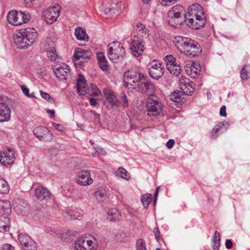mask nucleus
I'll return each mask as SVG.
<instances>
[{
  "label": "nucleus",
  "mask_w": 250,
  "mask_h": 250,
  "mask_svg": "<svg viewBox=\"0 0 250 250\" xmlns=\"http://www.w3.org/2000/svg\"><path fill=\"white\" fill-rule=\"evenodd\" d=\"M38 38V33L32 28L19 29L13 35L14 42L19 48L26 49L32 45Z\"/></svg>",
  "instance_id": "f257e3e1"
},
{
  "label": "nucleus",
  "mask_w": 250,
  "mask_h": 250,
  "mask_svg": "<svg viewBox=\"0 0 250 250\" xmlns=\"http://www.w3.org/2000/svg\"><path fill=\"white\" fill-rule=\"evenodd\" d=\"M178 49L187 55L195 56L199 52V45L198 43L191 39L178 36L174 41Z\"/></svg>",
  "instance_id": "f03ea898"
},
{
  "label": "nucleus",
  "mask_w": 250,
  "mask_h": 250,
  "mask_svg": "<svg viewBox=\"0 0 250 250\" xmlns=\"http://www.w3.org/2000/svg\"><path fill=\"white\" fill-rule=\"evenodd\" d=\"M145 75L137 70L129 69L124 73V85L128 89L134 90Z\"/></svg>",
  "instance_id": "7ed1b4c3"
},
{
  "label": "nucleus",
  "mask_w": 250,
  "mask_h": 250,
  "mask_svg": "<svg viewBox=\"0 0 250 250\" xmlns=\"http://www.w3.org/2000/svg\"><path fill=\"white\" fill-rule=\"evenodd\" d=\"M98 246V240L92 235L90 239L83 237L79 238L76 241L74 248L76 250H96Z\"/></svg>",
  "instance_id": "20e7f679"
},
{
  "label": "nucleus",
  "mask_w": 250,
  "mask_h": 250,
  "mask_svg": "<svg viewBox=\"0 0 250 250\" xmlns=\"http://www.w3.org/2000/svg\"><path fill=\"white\" fill-rule=\"evenodd\" d=\"M146 108L148 116H156L161 113L162 104L159 101L149 97L146 100Z\"/></svg>",
  "instance_id": "39448f33"
},
{
  "label": "nucleus",
  "mask_w": 250,
  "mask_h": 250,
  "mask_svg": "<svg viewBox=\"0 0 250 250\" xmlns=\"http://www.w3.org/2000/svg\"><path fill=\"white\" fill-rule=\"evenodd\" d=\"M134 90L146 95H151L155 92L156 88L154 83L148 80L145 76Z\"/></svg>",
  "instance_id": "423d86ee"
},
{
  "label": "nucleus",
  "mask_w": 250,
  "mask_h": 250,
  "mask_svg": "<svg viewBox=\"0 0 250 250\" xmlns=\"http://www.w3.org/2000/svg\"><path fill=\"white\" fill-rule=\"evenodd\" d=\"M121 2L119 0H104L101 6V10L104 14H114L115 10L121 9Z\"/></svg>",
  "instance_id": "0eeeda50"
},
{
  "label": "nucleus",
  "mask_w": 250,
  "mask_h": 250,
  "mask_svg": "<svg viewBox=\"0 0 250 250\" xmlns=\"http://www.w3.org/2000/svg\"><path fill=\"white\" fill-rule=\"evenodd\" d=\"M149 66V73L152 79L158 80L162 77L164 73V68L162 63L154 61Z\"/></svg>",
  "instance_id": "6e6552de"
},
{
  "label": "nucleus",
  "mask_w": 250,
  "mask_h": 250,
  "mask_svg": "<svg viewBox=\"0 0 250 250\" xmlns=\"http://www.w3.org/2000/svg\"><path fill=\"white\" fill-rule=\"evenodd\" d=\"M91 56V51L78 48L75 50L73 58L75 64H82L83 62L90 59Z\"/></svg>",
  "instance_id": "1a4fd4ad"
},
{
  "label": "nucleus",
  "mask_w": 250,
  "mask_h": 250,
  "mask_svg": "<svg viewBox=\"0 0 250 250\" xmlns=\"http://www.w3.org/2000/svg\"><path fill=\"white\" fill-rule=\"evenodd\" d=\"M76 181L77 184L83 186L90 185L93 182L90 171L86 170L79 171Z\"/></svg>",
  "instance_id": "9d476101"
},
{
  "label": "nucleus",
  "mask_w": 250,
  "mask_h": 250,
  "mask_svg": "<svg viewBox=\"0 0 250 250\" xmlns=\"http://www.w3.org/2000/svg\"><path fill=\"white\" fill-rule=\"evenodd\" d=\"M130 49L134 56L138 57L144 50L143 41L137 36H134L131 41Z\"/></svg>",
  "instance_id": "9b49d317"
},
{
  "label": "nucleus",
  "mask_w": 250,
  "mask_h": 250,
  "mask_svg": "<svg viewBox=\"0 0 250 250\" xmlns=\"http://www.w3.org/2000/svg\"><path fill=\"white\" fill-rule=\"evenodd\" d=\"M33 133L35 136L41 141H50L52 139V134L45 127H36L34 128Z\"/></svg>",
  "instance_id": "f8f14e48"
},
{
  "label": "nucleus",
  "mask_w": 250,
  "mask_h": 250,
  "mask_svg": "<svg viewBox=\"0 0 250 250\" xmlns=\"http://www.w3.org/2000/svg\"><path fill=\"white\" fill-rule=\"evenodd\" d=\"M15 156L14 150L11 148H8L3 152H0V163L6 166L8 165H12L15 161Z\"/></svg>",
  "instance_id": "ddd939ff"
},
{
  "label": "nucleus",
  "mask_w": 250,
  "mask_h": 250,
  "mask_svg": "<svg viewBox=\"0 0 250 250\" xmlns=\"http://www.w3.org/2000/svg\"><path fill=\"white\" fill-rule=\"evenodd\" d=\"M53 69L56 76L61 80H65L70 72L69 66L64 63L54 66Z\"/></svg>",
  "instance_id": "4468645a"
},
{
  "label": "nucleus",
  "mask_w": 250,
  "mask_h": 250,
  "mask_svg": "<svg viewBox=\"0 0 250 250\" xmlns=\"http://www.w3.org/2000/svg\"><path fill=\"white\" fill-rule=\"evenodd\" d=\"M179 84L181 90L187 95H191L195 90L194 83L188 78L181 79Z\"/></svg>",
  "instance_id": "2eb2a0df"
},
{
  "label": "nucleus",
  "mask_w": 250,
  "mask_h": 250,
  "mask_svg": "<svg viewBox=\"0 0 250 250\" xmlns=\"http://www.w3.org/2000/svg\"><path fill=\"white\" fill-rule=\"evenodd\" d=\"M206 22L205 17H193L186 21L187 24L193 29H198L205 25Z\"/></svg>",
  "instance_id": "dca6fc26"
},
{
  "label": "nucleus",
  "mask_w": 250,
  "mask_h": 250,
  "mask_svg": "<svg viewBox=\"0 0 250 250\" xmlns=\"http://www.w3.org/2000/svg\"><path fill=\"white\" fill-rule=\"evenodd\" d=\"M13 206L15 212L18 214L25 215L28 211V204L23 200L20 199L15 200Z\"/></svg>",
  "instance_id": "f3484780"
},
{
  "label": "nucleus",
  "mask_w": 250,
  "mask_h": 250,
  "mask_svg": "<svg viewBox=\"0 0 250 250\" xmlns=\"http://www.w3.org/2000/svg\"><path fill=\"white\" fill-rule=\"evenodd\" d=\"M11 109L4 103L0 102V123L9 121L11 119Z\"/></svg>",
  "instance_id": "a211bd4d"
},
{
  "label": "nucleus",
  "mask_w": 250,
  "mask_h": 250,
  "mask_svg": "<svg viewBox=\"0 0 250 250\" xmlns=\"http://www.w3.org/2000/svg\"><path fill=\"white\" fill-rule=\"evenodd\" d=\"M110 51H113L123 58L125 54V50L123 45L118 42H113L108 44Z\"/></svg>",
  "instance_id": "6ab92c4d"
},
{
  "label": "nucleus",
  "mask_w": 250,
  "mask_h": 250,
  "mask_svg": "<svg viewBox=\"0 0 250 250\" xmlns=\"http://www.w3.org/2000/svg\"><path fill=\"white\" fill-rule=\"evenodd\" d=\"M104 93L105 96L106 101L108 102L110 107L108 106L107 108L110 109L115 106L117 104V99L114 93L108 88H105L104 90Z\"/></svg>",
  "instance_id": "aec40b11"
},
{
  "label": "nucleus",
  "mask_w": 250,
  "mask_h": 250,
  "mask_svg": "<svg viewBox=\"0 0 250 250\" xmlns=\"http://www.w3.org/2000/svg\"><path fill=\"white\" fill-rule=\"evenodd\" d=\"M35 196L41 201L46 200L50 198V193L47 188L40 186L36 189Z\"/></svg>",
  "instance_id": "412c9836"
},
{
  "label": "nucleus",
  "mask_w": 250,
  "mask_h": 250,
  "mask_svg": "<svg viewBox=\"0 0 250 250\" xmlns=\"http://www.w3.org/2000/svg\"><path fill=\"white\" fill-rule=\"evenodd\" d=\"M30 17H6L8 22L13 25H20L23 23H27L30 20Z\"/></svg>",
  "instance_id": "4be33fe9"
},
{
  "label": "nucleus",
  "mask_w": 250,
  "mask_h": 250,
  "mask_svg": "<svg viewBox=\"0 0 250 250\" xmlns=\"http://www.w3.org/2000/svg\"><path fill=\"white\" fill-rule=\"evenodd\" d=\"M189 16H201L205 14L203 8L199 4H192L188 9Z\"/></svg>",
  "instance_id": "5701e85b"
},
{
  "label": "nucleus",
  "mask_w": 250,
  "mask_h": 250,
  "mask_svg": "<svg viewBox=\"0 0 250 250\" xmlns=\"http://www.w3.org/2000/svg\"><path fill=\"white\" fill-rule=\"evenodd\" d=\"M77 86L78 92L80 95H84L87 93V87H86V80L84 76L79 75L77 81Z\"/></svg>",
  "instance_id": "b1692460"
},
{
  "label": "nucleus",
  "mask_w": 250,
  "mask_h": 250,
  "mask_svg": "<svg viewBox=\"0 0 250 250\" xmlns=\"http://www.w3.org/2000/svg\"><path fill=\"white\" fill-rule=\"evenodd\" d=\"M187 17H169L168 22L169 24L174 28H180L181 25L186 21Z\"/></svg>",
  "instance_id": "393cba45"
},
{
  "label": "nucleus",
  "mask_w": 250,
  "mask_h": 250,
  "mask_svg": "<svg viewBox=\"0 0 250 250\" xmlns=\"http://www.w3.org/2000/svg\"><path fill=\"white\" fill-rule=\"evenodd\" d=\"M10 218L9 215L0 213V229L3 231H8L10 229Z\"/></svg>",
  "instance_id": "a878e982"
},
{
  "label": "nucleus",
  "mask_w": 250,
  "mask_h": 250,
  "mask_svg": "<svg viewBox=\"0 0 250 250\" xmlns=\"http://www.w3.org/2000/svg\"><path fill=\"white\" fill-rule=\"evenodd\" d=\"M11 212V205L8 200H0V213L9 215Z\"/></svg>",
  "instance_id": "bb28decb"
},
{
  "label": "nucleus",
  "mask_w": 250,
  "mask_h": 250,
  "mask_svg": "<svg viewBox=\"0 0 250 250\" xmlns=\"http://www.w3.org/2000/svg\"><path fill=\"white\" fill-rule=\"evenodd\" d=\"M195 63H192L189 66H186L185 71L188 76L192 78H195L200 72L199 68L196 67Z\"/></svg>",
  "instance_id": "cd10ccee"
},
{
  "label": "nucleus",
  "mask_w": 250,
  "mask_h": 250,
  "mask_svg": "<svg viewBox=\"0 0 250 250\" xmlns=\"http://www.w3.org/2000/svg\"><path fill=\"white\" fill-rule=\"evenodd\" d=\"M94 196L99 201H104L107 198V188L104 187H100L95 192Z\"/></svg>",
  "instance_id": "c85d7f7f"
},
{
  "label": "nucleus",
  "mask_w": 250,
  "mask_h": 250,
  "mask_svg": "<svg viewBox=\"0 0 250 250\" xmlns=\"http://www.w3.org/2000/svg\"><path fill=\"white\" fill-rule=\"evenodd\" d=\"M182 13L183 16H186L184 7L181 5H176L168 11V16H180Z\"/></svg>",
  "instance_id": "c756f323"
},
{
  "label": "nucleus",
  "mask_w": 250,
  "mask_h": 250,
  "mask_svg": "<svg viewBox=\"0 0 250 250\" xmlns=\"http://www.w3.org/2000/svg\"><path fill=\"white\" fill-rule=\"evenodd\" d=\"M75 35L76 39L80 41H87L88 36L86 33L85 30L80 27H78L75 29Z\"/></svg>",
  "instance_id": "7c9ffc66"
},
{
  "label": "nucleus",
  "mask_w": 250,
  "mask_h": 250,
  "mask_svg": "<svg viewBox=\"0 0 250 250\" xmlns=\"http://www.w3.org/2000/svg\"><path fill=\"white\" fill-rule=\"evenodd\" d=\"M97 59L99 66L103 70H106L108 67L107 62L102 52H99L97 54Z\"/></svg>",
  "instance_id": "2f4dec72"
},
{
  "label": "nucleus",
  "mask_w": 250,
  "mask_h": 250,
  "mask_svg": "<svg viewBox=\"0 0 250 250\" xmlns=\"http://www.w3.org/2000/svg\"><path fill=\"white\" fill-rule=\"evenodd\" d=\"M61 8L59 5H55L52 7H49L43 11L42 16H53L57 15L59 16Z\"/></svg>",
  "instance_id": "473e14b6"
},
{
  "label": "nucleus",
  "mask_w": 250,
  "mask_h": 250,
  "mask_svg": "<svg viewBox=\"0 0 250 250\" xmlns=\"http://www.w3.org/2000/svg\"><path fill=\"white\" fill-rule=\"evenodd\" d=\"M212 248L213 250H218L220 245V234L217 231H215L213 237Z\"/></svg>",
  "instance_id": "72a5a7b5"
},
{
  "label": "nucleus",
  "mask_w": 250,
  "mask_h": 250,
  "mask_svg": "<svg viewBox=\"0 0 250 250\" xmlns=\"http://www.w3.org/2000/svg\"><path fill=\"white\" fill-rule=\"evenodd\" d=\"M108 215L107 219L109 221H115L118 220L120 216L119 211L116 208H111L107 212Z\"/></svg>",
  "instance_id": "f704fd0d"
},
{
  "label": "nucleus",
  "mask_w": 250,
  "mask_h": 250,
  "mask_svg": "<svg viewBox=\"0 0 250 250\" xmlns=\"http://www.w3.org/2000/svg\"><path fill=\"white\" fill-rule=\"evenodd\" d=\"M115 174L118 177H121L126 180H128L130 179V176L128 174L127 170L122 167H120L115 171Z\"/></svg>",
  "instance_id": "c9c22d12"
},
{
  "label": "nucleus",
  "mask_w": 250,
  "mask_h": 250,
  "mask_svg": "<svg viewBox=\"0 0 250 250\" xmlns=\"http://www.w3.org/2000/svg\"><path fill=\"white\" fill-rule=\"evenodd\" d=\"M165 61L167 67H169V69L171 68V65H179L176 62V59L171 55H167L165 58Z\"/></svg>",
  "instance_id": "e433bc0d"
},
{
  "label": "nucleus",
  "mask_w": 250,
  "mask_h": 250,
  "mask_svg": "<svg viewBox=\"0 0 250 250\" xmlns=\"http://www.w3.org/2000/svg\"><path fill=\"white\" fill-rule=\"evenodd\" d=\"M240 77L243 80H248L250 78V65H245L242 69Z\"/></svg>",
  "instance_id": "4c0bfd02"
},
{
  "label": "nucleus",
  "mask_w": 250,
  "mask_h": 250,
  "mask_svg": "<svg viewBox=\"0 0 250 250\" xmlns=\"http://www.w3.org/2000/svg\"><path fill=\"white\" fill-rule=\"evenodd\" d=\"M141 201L145 208H147L152 199V195L150 193L145 194L141 196Z\"/></svg>",
  "instance_id": "58836bf2"
},
{
  "label": "nucleus",
  "mask_w": 250,
  "mask_h": 250,
  "mask_svg": "<svg viewBox=\"0 0 250 250\" xmlns=\"http://www.w3.org/2000/svg\"><path fill=\"white\" fill-rule=\"evenodd\" d=\"M9 191V187L7 182L3 178H0V193L7 194Z\"/></svg>",
  "instance_id": "ea45409f"
},
{
  "label": "nucleus",
  "mask_w": 250,
  "mask_h": 250,
  "mask_svg": "<svg viewBox=\"0 0 250 250\" xmlns=\"http://www.w3.org/2000/svg\"><path fill=\"white\" fill-rule=\"evenodd\" d=\"M225 125H226L227 126H229V124H228L227 122L219 123L217 125V126L213 128V129L212 130L211 135V138L212 139H216L217 137V133L219 132L220 130H221V128L222 127V126Z\"/></svg>",
  "instance_id": "a19ab883"
},
{
  "label": "nucleus",
  "mask_w": 250,
  "mask_h": 250,
  "mask_svg": "<svg viewBox=\"0 0 250 250\" xmlns=\"http://www.w3.org/2000/svg\"><path fill=\"white\" fill-rule=\"evenodd\" d=\"M87 93L92 95L98 96L100 93V91L96 85L90 83V85L87 87Z\"/></svg>",
  "instance_id": "79ce46f5"
},
{
  "label": "nucleus",
  "mask_w": 250,
  "mask_h": 250,
  "mask_svg": "<svg viewBox=\"0 0 250 250\" xmlns=\"http://www.w3.org/2000/svg\"><path fill=\"white\" fill-rule=\"evenodd\" d=\"M18 239L21 245L24 246L29 242L32 238L25 233H21L18 236Z\"/></svg>",
  "instance_id": "37998d69"
},
{
  "label": "nucleus",
  "mask_w": 250,
  "mask_h": 250,
  "mask_svg": "<svg viewBox=\"0 0 250 250\" xmlns=\"http://www.w3.org/2000/svg\"><path fill=\"white\" fill-rule=\"evenodd\" d=\"M167 68L169 73L174 76H178L180 74L181 67L179 64L171 65V70L169 67H167Z\"/></svg>",
  "instance_id": "c03bdc74"
},
{
  "label": "nucleus",
  "mask_w": 250,
  "mask_h": 250,
  "mask_svg": "<svg viewBox=\"0 0 250 250\" xmlns=\"http://www.w3.org/2000/svg\"><path fill=\"white\" fill-rule=\"evenodd\" d=\"M23 248L24 250H37V244L32 239L26 243Z\"/></svg>",
  "instance_id": "a18cd8bd"
},
{
  "label": "nucleus",
  "mask_w": 250,
  "mask_h": 250,
  "mask_svg": "<svg viewBox=\"0 0 250 250\" xmlns=\"http://www.w3.org/2000/svg\"><path fill=\"white\" fill-rule=\"evenodd\" d=\"M47 56L50 61H55L58 57L55 49L52 48L47 51Z\"/></svg>",
  "instance_id": "49530a36"
},
{
  "label": "nucleus",
  "mask_w": 250,
  "mask_h": 250,
  "mask_svg": "<svg viewBox=\"0 0 250 250\" xmlns=\"http://www.w3.org/2000/svg\"><path fill=\"white\" fill-rule=\"evenodd\" d=\"M107 55L109 60L115 62H117L119 58L121 57L120 56L114 53L113 51H110L109 49L107 51Z\"/></svg>",
  "instance_id": "de8ad7c7"
},
{
  "label": "nucleus",
  "mask_w": 250,
  "mask_h": 250,
  "mask_svg": "<svg viewBox=\"0 0 250 250\" xmlns=\"http://www.w3.org/2000/svg\"><path fill=\"white\" fill-rule=\"evenodd\" d=\"M137 250H146V244L143 239H138L136 244Z\"/></svg>",
  "instance_id": "09e8293b"
},
{
  "label": "nucleus",
  "mask_w": 250,
  "mask_h": 250,
  "mask_svg": "<svg viewBox=\"0 0 250 250\" xmlns=\"http://www.w3.org/2000/svg\"><path fill=\"white\" fill-rule=\"evenodd\" d=\"M21 88L22 90V93L26 97L28 98L35 97L34 93H32L31 94L29 93V89L26 87L25 85H21Z\"/></svg>",
  "instance_id": "8fccbe9b"
},
{
  "label": "nucleus",
  "mask_w": 250,
  "mask_h": 250,
  "mask_svg": "<svg viewBox=\"0 0 250 250\" xmlns=\"http://www.w3.org/2000/svg\"><path fill=\"white\" fill-rule=\"evenodd\" d=\"M181 96L179 91H174L170 95V99L175 102H179L181 100Z\"/></svg>",
  "instance_id": "3c124183"
},
{
  "label": "nucleus",
  "mask_w": 250,
  "mask_h": 250,
  "mask_svg": "<svg viewBox=\"0 0 250 250\" xmlns=\"http://www.w3.org/2000/svg\"><path fill=\"white\" fill-rule=\"evenodd\" d=\"M19 14L21 15L22 16H27L28 13H26V12L12 10L8 12L7 16H18Z\"/></svg>",
  "instance_id": "603ef678"
},
{
  "label": "nucleus",
  "mask_w": 250,
  "mask_h": 250,
  "mask_svg": "<svg viewBox=\"0 0 250 250\" xmlns=\"http://www.w3.org/2000/svg\"><path fill=\"white\" fill-rule=\"evenodd\" d=\"M40 93L41 97L44 99L47 100L48 102L51 103H54V100L53 98H52L49 94L47 93L43 92L42 90H40Z\"/></svg>",
  "instance_id": "864d4df0"
},
{
  "label": "nucleus",
  "mask_w": 250,
  "mask_h": 250,
  "mask_svg": "<svg viewBox=\"0 0 250 250\" xmlns=\"http://www.w3.org/2000/svg\"><path fill=\"white\" fill-rule=\"evenodd\" d=\"M43 20L48 24H51L56 21L58 17H42Z\"/></svg>",
  "instance_id": "5fc2aeb1"
},
{
  "label": "nucleus",
  "mask_w": 250,
  "mask_h": 250,
  "mask_svg": "<svg viewBox=\"0 0 250 250\" xmlns=\"http://www.w3.org/2000/svg\"><path fill=\"white\" fill-rule=\"evenodd\" d=\"M120 102L121 104H122L124 107H125L127 106L128 102L126 96L124 94H121L120 98Z\"/></svg>",
  "instance_id": "6e6d98bb"
},
{
  "label": "nucleus",
  "mask_w": 250,
  "mask_h": 250,
  "mask_svg": "<svg viewBox=\"0 0 250 250\" xmlns=\"http://www.w3.org/2000/svg\"><path fill=\"white\" fill-rule=\"evenodd\" d=\"M15 248L10 244H5L1 246L0 250H14Z\"/></svg>",
  "instance_id": "4d7b16f0"
},
{
  "label": "nucleus",
  "mask_w": 250,
  "mask_h": 250,
  "mask_svg": "<svg viewBox=\"0 0 250 250\" xmlns=\"http://www.w3.org/2000/svg\"><path fill=\"white\" fill-rule=\"evenodd\" d=\"M72 219H81L82 216V213L79 212H73L70 214Z\"/></svg>",
  "instance_id": "13d9d810"
},
{
  "label": "nucleus",
  "mask_w": 250,
  "mask_h": 250,
  "mask_svg": "<svg viewBox=\"0 0 250 250\" xmlns=\"http://www.w3.org/2000/svg\"><path fill=\"white\" fill-rule=\"evenodd\" d=\"M52 125L56 130L59 131H62L64 129V127L62 125L53 122L52 123Z\"/></svg>",
  "instance_id": "bf43d9fd"
},
{
  "label": "nucleus",
  "mask_w": 250,
  "mask_h": 250,
  "mask_svg": "<svg viewBox=\"0 0 250 250\" xmlns=\"http://www.w3.org/2000/svg\"><path fill=\"white\" fill-rule=\"evenodd\" d=\"M153 233L156 240L159 242L160 240V232L158 228L156 227L153 229Z\"/></svg>",
  "instance_id": "052dcab7"
},
{
  "label": "nucleus",
  "mask_w": 250,
  "mask_h": 250,
  "mask_svg": "<svg viewBox=\"0 0 250 250\" xmlns=\"http://www.w3.org/2000/svg\"><path fill=\"white\" fill-rule=\"evenodd\" d=\"M220 115L222 117H226V107L225 105H222L220 109Z\"/></svg>",
  "instance_id": "680f3d73"
},
{
  "label": "nucleus",
  "mask_w": 250,
  "mask_h": 250,
  "mask_svg": "<svg viewBox=\"0 0 250 250\" xmlns=\"http://www.w3.org/2000/svg\"><path fill=\"white\" fill-rule=\"evenodd\" d=\"M174 144V140L173 139H170L167 142L166 146L168 148L171 149L173 147Z\"/></svg>",
  "instance_id": "e2e57ef3"
},
{
  "label": "nucleus",
  "mask_w": 250,
  "mask_h": 250,
  "mask_svg": "<svg viewBox=\"0 0 250 250\" xmlns=\"http://www.w3.org/2000/svg\"><path fill=\"white\" fill-rule=\"evenodd\" d=\"M178 0H159L160 2L162 3L163 5H167L169 3L175 2Z\"/></svg>",
  "instance_id": "0e129e2a"
},
{
  "label": "nucleus",
  "mask_w": 250,
  "mask_h": 250,
  "mask_svg": "<svg viewBox=\"0 0 250 250\" xmlns=\"http://www.w3.org/2000/svg\"><path fill=\"white\" fill-rule=\"evenodd\" d=\"M46 111L48 114L50 118L52 119L55 117V110H54L47 109Z\"/></svg>",
  "instance_id": "69168bd1"
},
{
  "label": "nucleus",
  "mask_w": 250,
  "mask_h": 250,
  "mask_svg": "<svg viewBox=\"0 0 250 250\" xmlns=\"http://www.w3.org/2000/svg\"><path fill=\"white\" fill-rule=\"evenodd\" d=\"M146 25L142 23H138L136 25V30H138L139 31H141L142 30L145 29Z\"/></svg>",
  "instance_id": "338daca9"
},
{
  "label": "nucleus",
  "mask_w": 250,
  "mask_h": 250,
  "mask_svg": "<svg viewBox=\"0 0 250 250\" xmlns=\"http://www.w3.org/2000/svg\"><path fill=\"white\" fill-rule=\"evenodd\" d=\"M225 245L227 249H230L232 246V242L230 239H227L226 241Z\"/></svg>",
  "instance_id": "774afa93"
}]
</instances>
